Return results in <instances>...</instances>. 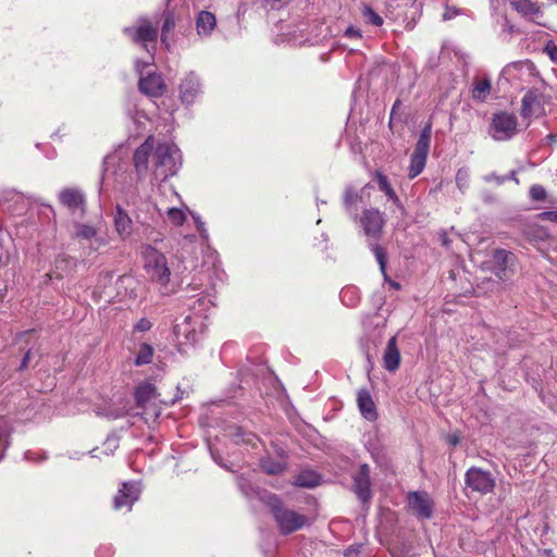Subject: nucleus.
Segmentation results:
<instances>
[{
  "label": "nucleus",
  "instance_id": "nucleus-1",
  "mask_svg": "<svg viewBox=\"0 0 557 557\" xmlns=\"http://www.w3.org/2000/svg\"><path fill=\"white\" fill-rule=\"evenodd\" d=\"M182 165V154L176 145L159 143L148 137L134 152V166L139 178L149 172L154 181L174 176Z\"/></svg>",
  "mask_w": 557,
  "mask_h": 557
},
{
  "label": "nucleus",
  "instance_id": "nucleus-2",
  "mask_svg": "<svg viewBox=\"0 0 557 557\" xmlns=\"http://www.w3.org/2000/svg\"><path fill=\"white\" fill-rule=\"evenodd\" d=\"M197 296V299L188 305L195 314L176 320L173 326L174 341L181 352H185L188 347H193L199 341L203 329L201 317L214 306V296L210 293L201 292Z\"/></svg>",
  "mask_w": 557,
  "mask_h": 557
},
{
  "label": "nucleus",
  "instance_id": "nucleus-3",
  "mask_svg": "<svg viewBox=\"0 0 557 557\" xmlns=\"http://www.w3.org/2000/svg\"><path fill=\"white\" fill-rule=\"evenodd\" d=\"M360 224L364 235L368 237L369 247L375 256L380 270L384 275V278L387 280L385 250L376 243H372L376 242L381 237L382 228L385 224L383 213L377 209L364 210L360 218Z\"/></svg>",
  "mask_w": 557,
  "mask_h": 557
},
{
  "label": "nucleus",
  "instance_id": "nucleus-4",
  "mask_svg": "<svg viewBox=\"0 0 557 557\" xmlns=\"http://www.w3.org/2000/svg\"><path fill=\"white\" fill-rule=\"evenodd\" d=\"M123 32L134 44L141 46L148 52V60L153 61L159 34L158 21L140 17L134 25L125 27Z\"/></svg>",
  "mask_w": 557,
  "mask_h": 557
},
{
  "label": "nucleus",
  "instance_id": "nucleus-5",
  "mask_svg": "<svg viewBox=\"0 0 557 557\" xmlns=\"http://www.w3.org/2000/svg\"><path fill=\"white\" fill-rule=\"evenodd\" d=\"M267 503L271 508L272 515L282 534H290L307 524L308 518L305 515L283 506L276 495H269Z\"/></svg>",
  "mask_w": 557,
  "mask_h": 557
},
{
  "label": "nucleus",
  "instance_id": "nucleus-6",
  "mask_svg": "<svg viewBox=\"0 0 557 557\" xmlns=\"http://www.w3.org/2000/svg\"><path fill=\"white\" fill-rule=\"evenodd\" d=\"M144 268L152 281L166 286L171 278V270L164 253L149 244L141 246Z\"/></svg>",
  "mask_w": 557,
  "mask_h": 557
},
{
  "label": "nucleus",
  "instance_id": "nucleus-7",
  "mask_svg": "<svg viewBox=\"0 0 557 557\" xmlns=\"http://www.w3.org/2000/svg\"><path fill=\"white\" fill-rule=\"evenodd\" d=\"M432 126L426 124L418 138L413 153L410 158V164L408 168V177L410 180L417 177L425 168L426 158L430 150Z\"/></svg>",
  "mask_w": 557,
  "mask_h": 557
},
{
  "label": "nucleus",
  "instance_id": "nucleus-8",
  "mask_svg": "<svg viewBox=\"0 0 557 557\" xmlns=\"http://www.w3.org/2000/svg\"><path fill=\"white\" fill-rule=\"evenodd\" d=\"M151 62L150 60H136L135 69L140 76L138 87L144 95L150 98H159L166 88L163 77L156 72L147 73V75L143 73L144 67L148 66Z\"/></svg>",
  "mask_w": 557,
  "mask_h": 557
},
{
  "label": "nucleus",
  "instance_id": "nucleus-9",
  "mask_svg": "<svg viewBox=\"0 0 557 557\" xmlns=\"http://www.w3.org/2000/svg\"><path fill=\"white\" fill-rule=\"evenodd\" d=\"M135 399L145 416L154 420L159 418L161 409L158 404L161 400L153 384L148 382L139 384L135 389Z\"/></svg>",
  "mask_w": 557,
  "mask_h": 557
},
{
  "label": "nucleus",
  "instance_id": "nucleus-10",
  "mask_svg": "<svg viewBox=\"0 0 557 557\" xmlns=\"http://www.w3.org/2000/svg\"><path fill=\"white\" fill-rule=\"evenodd\" d=\"M71 235L79 243H86L89 249L97 251L107 244L106 239L99 235L98 228L88 223H82L77 219L69 222Z\"/></svg>",
  "mask_w": 557,
  "mask_h": 557
},
{
  "label": "nucleus",
  "instance_id": "nucleus-11",
  "mask_svg": "<svg viewBox=\"0 0 557 557\" xmlns=\"http://www.w3.org/2000/svg\"><path fill=\"white\" fill-rule=\"evenodd\" d=\"M517 125L516 115L507 112H498L493 115L488 133L495 140H508L516 135Z\"/></svg>",
  "mask_w": 557,
  "mask_h": 557
},
{
  "label": "nucleus",
  "instance_id": "nucleus-12",
  "mask_svg": "<svg viewBox=\"0 0 557 557\" xmlns=\"http://www.w3.org/2000/svg\"><path fill=\"white\" fill-rule=\"evenodd\" d=\"M467 487L482 495L491 493L495 487V478L493 474L478 467H471L465 474Z\"/></svg>",
  "mask_w": 557,
  "mask_h": 557
},
{
  "label": "nucleus",
  "instance_id": "nucleus-13",
  "mask_svg": "<svg viewBox=\"0 0 557 557\" xmlns=\"http://www.w3.org/2000/svg\"><path fill=\"white\" fill-rule=\"evenodd\" d=\"M60 203L67 209L72 219L82 218L86 212V197L78 188H63L58 195Z\"/></svg>",
  "mask_w": 557,
  "mask_h": 557
},
{
  "label": "nucleus",
  "instance_id": "nucleus-14",
  "mask_svg": "<svg viewBox=\"0 0 557 557\" xmlns=\"http://www.w3.org/2000/svg\"><path fill=\"white\" fill-rule=\"evenodd\" d=\"M141 493L140 483L135 481L124 482L113 499L115 510L131 511Z\"/></svg>",
  "mask_w": 557,
  "mask_h": 557
},
{
  "label": "nucleus",
  "instance_id": "nucleus-15",
  "mask_svg": "<svg viewBox=\"0 0 557 557\" xmlns=\"http://www.w3.org/2000/svg\"><path fill=\"white\" fill-rule=\"evenodd\" d=\"M180 99L186 104H193L202 94V84L195 72L187 73L178 86Z\"/></svg>",
  "mask_w": 557,
  "mask_h": 557
},
{
  "label": "nucleus",
  "instance_id": "nucleus-16",
  "mask_svg": "<svg viewBox=\"0 0 557 557\" xmlns=\"http://www.w3.org/2000/svg\"><path fill=\"white\" fill-rule=\"evenodd\" d=\"M16 343L23 344L21 350H25L18 367L20 370H25L29 366L34 355L38 352L39 338L35 330H27L17 334Z\"/></svg>",
  "mask_w": 557,
  "mask_h": 557
},
{
  "label": "nucleus",
  "instance_id": "nucleus-17",
  "mask_svg": "<svg viewBox=\"0 0 557 557\" xmlns=\"http://www.w3.org/2000/svg\"><path fill=\"white\" fill-rule=\"evenodd\" d=\"M408 505L418 518L430 519L434 503L426 492H411L408 494Z\"/></svg>",
  "mask_w": 557,
  "mask_h": 557
},
{
  "label": "nucleus",
  "instance_id": "nucleus-18",
  "mask_svg": "<svg viewBox=\"0 0 557 557\" xmlns=\"http://www.w3.org/2000/svg\"><path fill=\"white\" fill-rule=\"evenodd\" d=\"M544 113V108L541 100V95L536 91H528L521 100V116L528 120L527 126L534 117H539Z\"/></svg>",
  "mask_w": 557,
  "mask_h": 557
},
{
  "label": "nucleus",
  "instance_id": "nucleus-19",
  "mask_svg": "<svg viewBox=\"0 0 557 557\" xmlns=\"http://www.w3.org/2000/svg\"><path fill=\"white\" fill-rule=\"evenodd\" d=\"M354 490L361 502L371 498L370 468L367 463L361 465L359 471L354 475Z\"/></svg>",
  "mask_w": 557,
  "mask_h": 557
},
{
  "label": "nucleus",
  "instance_id": "nucleus-20",
  "mask_svg": "<svg viewBox=\"0 0 557 557\" xmlns=\"http://www.w3.org/2000/svg\"><path fill=\"white\" fill-rule=\"evenodd\" d=\"M115 232L122 240H126L133 233V220L128 213L117 205L113 213Z\"/></svg>",
  "mask_w": 557,
  "mask_h": 557
},
{
  "label": "nucleus",
  "instance_id": "nucleus-21",
  "mask_svg": "<svg viewBox=\"0 0 557 557\" xmlns=\"http://www.w3.org/2000/svg\"><path fill=\"white\" fill-rule=\"evenodd\" d=\"M382 359H383V367L385 368V370H387L388 372H395L398 370L400 360H401V356H400V350L398 348L396 335L392 336L388 339L386 347L384 349Z\"/></svg>",
  "mask_w": 557,
  "mask_h": 557
},
{
  "label": "nucleus",
  "instance_id": "nucleus-22",
  "mask_svg": "<svg viewBox=\"0 0 557 557\" xmlns=\"http://www.w3.org/2000/svg\"><path fill=\"white\" fill-rule=\"evenodd\" d=\"M515 260V256L512 252L507 251L505 249H496L493 253V261L495 263V274L496 276L505 281L507 278V272H512V263Z\"/></svg>",
  "mask_w": 557,
  "mask_h": 557
},
{
  "label": "nucleus",
  "instance_id": "nucleus-23",
  "mask_svg": "<svg viewBox=\"0 0 557 557\" xmlns=\"http://www.w3.org/2000/svg\"><path fill=\"white\" fill-rule=\"evenodd\" d=\"M357 404L364 419L368 421H375L377 419L376 406L369 391L361 389L358 392Z\"/></svg>",
  "mask_w": 557,
  "mask_h": 557
},
{
  "label": "nucleus",
  "instance_id": "nucleus-24",
  "mask_svg": "<svg viewBox=\"0 0 557 557\" xmlns=\"http://www.w3.org/2000/svg\"><path fill=\"white\" fill-rule=\"evenodd\" d=\"M260 467L262 471L265 472L267 474H281L285 471L287 467V456L284 453H281L276 458L265 456L261 458Z\"/></svg>",
  "mask_w": 557,
  "mask_h": 557
},
{
  "label": "nucleus",
  "instance_id": "nucleus-25",
  "mask_svg": "<svg viewBox=\"0 0 557 557\" xmlns=\"http://www.w3.org/2000/svg\"><path fill=\"white\" fill-rule=\"evenodd\" d=\"M215 25L216 20L212 13L208 11L199 12L196 20V28L198 35H209L214 29Z\"/></svg>",
  "mask_w": 557,
  "mask_h": 557
},
{
  "label": "nucleus",
  "instance_id": "nucleus-26",
  "mask_svg": "<svg viewBox=\"0 0 557 557\" xmlns=\"http://www.w3.org/2000/svg\"><path fill=\"white\" fill-rule=\"evenodd\" d=\"M376 183H377L379 189L382 193H384L385 196L391 201H393V203L396 207L403 209V205H401L399 197L396 195L395 190L393 189L392 185L388 182V178L384 174H382V173L376 174Z\"/></svg>",
  "mask_w": 557,
  "mask_h": 557
},
{
  "label": "nucleus",
  "instance_id": "nucleus-27",
  "mask_svg": "<svg viewBox=\"0 0 557 557\" xmlns=\"http://www.w3.org/2000/svg\"><path fill=\"white\" fill-rule=\"evenodd\" d=\"M510 3L523 16L533 18L540 14V7L531 0H512Z\"/></svg>",
  "mask_w": 557,
  "mask_h": 557
},
{
  "label": "nucleus",
  "instance_id": "nucleus-28",
  "mask_svg": "<svg viewBox=\"0 0 557 557\" xmlns=\"http://www.w3.org/2000/svg\"><path fill=\"white\" fill-rule=\"evenodd\" d=\"M321 476L313 470H304L295 479V484L300 487L312 488L320 484Z\"/></svg>",
  "mask_w": 557,
  "mask_h": 557
},
{
  "label": "nucleus",
  "instance_id": "nucleus-29",
  "mask_svg": "<svg viewBox=\"0 0 557 557\" xmlns=\"http://www.w3.org/2000/svg\"><path fill=\"white\" fill-rule=\"evenodd\" d=\"M491 92L490 78L475 79L473 82L472 98L478 101H485Z\"/></svg>",
  "mask_w": 557,
  "mask_h": 557
},
{
  "label": "nucleus",
  "instance_id": "nucleus-30",
  "mask_svg": "<svg viewBox=\"0 0 557 557\" xmlns=\"http://www.w3.org/2000/svg\"><path fill=\"white\" fill-rule=\"evenodd\" d=\"M358 194L351 189V188H347L345 190V195H344V206H345V209L347 211V213L350 215L351 219L356 220L357 218V207H356V202L358 201Z\"/></svg>",
  "mask_w": 557,
  "mask_h": 557
},
{
  "label": "nucleus",
  "instance_id": "nucleus-31",
  "mask_svg": "<svg viewBox=\"0 0 557 557\" xmlns=\"http://www.w3.org/2000/svg\"><path fill=\"white\" fill-rule=\"evenodd\" d=\"M339 296L342 302L347 307H356L360 299L359 290L355 286L344 287Z\"/></svg>",
  "mask_w": 557,
  "mask_h": 557
},
{
  "label": "nucleus",
  "instance_id": "nucleus-32",
  "mask_svg": "<svg viewBox=\"0 0 557 557\" xmlns=\"http://www.w3.org/2000/svg\"><path fill=\"white\" fill-rule=\"evenodd\" d=\"M119 401L120 407L102 409L101 414L112 420L126 416L128 413L127 401L123 398H119Z\"/></svg>",
  "mask_w": 557,
  "mask_h": 557
},
{
  "label": "nucleus",
  "instance_id": "nucleus-33",
  "mask_svg": "<svg viewBox=\"0 0 557 557\" xmlns=\"http://www.w3.org/2000/svg\"><path fill=\"white\" fill-rule=\"evenodd\" d=\"M152 357H153V348H152V346L147 344V343H143L139 346V350H138V354L136 356L135 363L137 366L148 364V363H150L152 361Z\"/></svg>",
  "mask_w": 557,
  "mask_h": 557
},
{
  "label": "nucleus",
  "instance_id": "nucleus-34",
  "mask_svg": "<svg viewBox=\"0 0 557 557\" xmlns=\"http://www.w3.org/2000/svg\"><path fill=\"white\" fill-rule=\"evenodd\" d=\"M237 484H238V487L242 491V493L247 498H252V497L258 496L260 494L258 487H256L251 483V481L248 478L244 476V475L238 476Z\"/></svg>",
  "mask_w": 557,
  "mask_h": 557
},
{
  "label": "nucleus",
  "instance_id": "nucleus-35",
  "mask_svg": "<svg viewBox=\"0 0 557 557\" xmlns=\"http://www.w3.org/2000/svg\"><path fill=\"white\" fill-rule=\"evenodd\" d=\"M456 185L461 194H465L470 186V171L468 168H460L456 172Z\"/></svg>",
  "mask_w": 557,
  "mask_h": 557
},
{
  "label": "nucleus",
  "instance_id": "nucleus-36",
  "mask_svg": "<svg viewBox=\"0 0 557 557\" xmlns=\"http://www.w3.org/2000/svg\"><path fill=\"white\" fill-rule=\"evenodd\" d=\"M175 27V21L172 13H166L164 16L162 29H161V40L165 46H169L168 35Z\"/></svg>",
  "mask_w": 557,
  "mask_h": 557
},
{
  "label": "nucleus",
  "instance_id": "nucleus-37",
  "mask_svg": "<svg viewBox=\"0 0 557 557\" xmlns=\"http://www.w3.org/2000/svg\"><path fill=\"white\" fill-rule=\"evenodd\" d=\"M166 215L169 221L176 226L182 225L186 220V214L184 210L178 208H169L166 210Z\"/></svg>",
  "mask_w": 557,
  "mask_h": 557
},
{
  "label": "nucleus",
  "instance_id": "nucleus-38",
  "mask_svg": "<svg viewBox=\"0 0 557 557\" xmlns=\"http://www.w3.org/2000/svg\"><path fill=\"white\" fill-rule=\"evenodd\" d=\"M362 16L364 21L368 24L374 25V26H382L383 25V18L381 15H379L372 8L366 7L362 11Z\"/></svg>",
  "mask_w": 557,
  "mask_h": 557
},
{
  "label": "nucleus",
  "instance_id": "nucleus-39",
  "mask_svg": "<svg viewBox=\"0 0 557 557\" xmlns=\"http://www.w3.org/2000/svg\"><path fill=\"white\" fill-rule=\"evenodd\" d=\"M529 195L532 200L543 201L546 199L547 193L542 185L535 184L530 187Z\"/></svg>",
  "mask_w": 557,
  "mask_h": 557
},
{
  "label": "nucleus",
  "instance_id": "nucleus-40",
  "mask_svg": "<svg viewBox=\"0 0 557 557\" xmlns=\"http://www.w3.org/2000/svg\"><path fill=\"white\" fill-rule=\"evenodd\" d=\"M191 216L195 221V224H196L197 231L200 234V237L202 238L203 242H208L209 234H208V230L206 228L205 223L201 221V219L198 214L193 213Z\"/></svg>",
  "mask_w": 557,
  "mask_h": 557
},
{
  "label": "nucleus",
  "instance_id": "nucleus-41",
  "mask_svg": "<svg viewBox=\"0 0 557 557\" xmlns=\"http://www.w3.org/2000/svg\"><path fill=\"white\" fill-rule=\"evenodd\" d=\"M289 0H262V7L270 10H281Z\"/></svg>",
  "mask_w": 557,
  "mask_h": 557
},
{
  "label": "nucleus",
  "instance_id": "nucleus-42",
  "mask_svg": "<svg viewBox=\"0 0 557 557\" xmlns=\"http://www.w3.org/2000/svg\"><path fill=\"white\" fill-rule=\"evenodd\" d=\"M9 447V434L4 428L0 426V460L4 457V453Z\"/></svg>",
  "mask_w": 557,
  "mask_h": 557
},
{
  "label": "nucleus",
  "instance_id": "nucleus-43",
  "mask_svg": "<svg viewBox=\"0 0 557 557\" xmlns=\"http://www.w3.org/2000/svg\"><path fill=\"white\" fill-rule=\"evenodd\" d=\"M544 52L548 55L553 63L557 64V45L554 41H548L544 47Z\"/></svg>",
  "mask_w": 557,
  "mask_h": 557
},
{
  "label": "nucleus",
  "instance_id": "nucleus-44",
  "mask_svg": "<svg viewBox=\"0 0 557 557\" xmlns=\"http://www.w3.org/2000/svg\"><path fill=\"white\" fill-rule=\"evenodd\" d=\"M113 547L110 544L100 545L96 550L97 557H112L113 556Z\"/></svg>",
  "mask_w": 557,
  "mask_h": 557
},
{
  "label": "nucleus",
  "instance_id": "nucleus-45",
  "mask_svg": "<svg viewBox=\"0 0 557 557\" xmlns=\"http://www.w3.org/2000/svg\"><path fill=\"white\" fill-rule=\"evenodd\" d=\"M152 323L147 318H141L137 321L134 329L138 332H147L151 329Z\"/></svg>",
  "mask_w": 557,
  "mask_h": 557
},
{
  "label": "nucleus",
  "instance_id": "nucleus-46",
  "mask_svg": "<svg viewBox=\"0 0 557 557\" xmlns=\"http://www.w3.org/2000/svg\"><path fill=\"white\" fill-rule=\"evenodd\" d=\"M539 219L542 221H550L557 223V211L549 210L543 211L539 214Z\"/></svg>",
  "mask_w": 557,
  "mask_h": 557
},
{
  "label": "nucleus",
  "instance_id": "nucleus-47",
  "mask_svg": "<svg viewBox=\"0 0 557 557\" xmlns=\"http://www.w3.org/2000/svg\"><path fill=\"white\" fill-rule=\"evenodd\" d=\"M104 446L107 447V455L112 454L117 447H119V441L115 436H109L104 443Z\"/></svg>",
  "mask_w": 557,
  "mask_h": 557
},
{
  "label": "nucleus",
  "instance_id": "nucleus-48",
  "mask_svg": "<svg viewBox=\"0 0 557 557\" xmlns=\"http://www.w3.org/2000/svg\"><path fill=\"white\" fill-rule=\"evenodd\" d=\"M484 181L487 182V183L494 182L497 185H502V184H504L507 181V177L499 176L496 173H490V174L484 176Z\"/></svg>",
  "mask_w": 557,
  "mask_h": 557
},
{
  "label": "nucleus",
  "instance_id": "nucleus-49",
  "mask_svg": "<svg viewBox=\"0 0 557 557\" xmlns=\"http://www.w3.org/2000/svg\"><path fill=\"white\" fill-rule=\"evenodd\" d=\"M24 458L28 461H40V460H45L46 456L40 455L39 453H36V451L28 450L25 453Z\"/></svg>",
  "mask_w": 557,
  "mask_h": 557
},
{
  "label": "nucleus",
  "instance_id": "nucleus-50",
  "mask_svg": "<svg viewBox=\"0 0 557 557\" xmlns=\"http://www.w3.org/2000/svg\"><path fill=\"white\" fill-rule=\"evenodd\" d=\"M403 108V103L399 99H397L394 104H393V108H392V111H391V121H393L394 119H396L397 115H400V110Z\"/></svg>",
  "mask_w": 557,
  "mask_h": 557
},
{
  "label": "nucleus",
  "instance_id": "nucleus-51",
  "mask_svg": "<svg viewBox=\"0 0 557 557\" xmlns=\"http://www.w3.org/2000/svg\"><path fill=\"white\" fill-rule=\"evenodd\" d=\"M345 36L348 37V38H360L361 37V33L358 28H355V27H348L346 30H345Z\"/></svg>",
  "mask_w": 557,
  "mask_h": 557
},
{
  "label": "nucleus",
  "instance_id": "nucleus-52",
  "mask_svg": "<svg viewBox=\"0 0 557 557\" xmlns=\"http://www.w3.org/2000/svg\"><path fill=\"white\" fill-rule=\"evenodd\" d=\"M115 159H116V157H115V156H108V157L104 159V161H103V166H104L103 172H104V173H108V172H109V166L115 162Z\"/></svg>",
  "mask_w": 557,
  "mask_h": 557
},
{
  "label": "nucleus",
  "instance_id": "nucleus-53",
  "mask_svg": "<svg viewBox=\"0 0 557 557\" xmlns=\"http://www.w3.org/2000/svg\"><path fill=\"white\" fill-rule=\"evenodd\" d=\"M449 443L456 446L459 443V437L457 435L449 436Z\"/></svg>",
  "mask_w": 557,
  "mask_h": 557
},
{
  "label": "nucleus",
  "instance_id": "nucleus-54",
  "mask_svg": "<svg viewBox=\"0 0 557 557\" xmlns=\"http://www.w3.org/2000/svg\"><path fill=\"white\" fill-rule=\"evenodd\" d=\"M147 238H148V239H151V240H153V242H160V240H162V236H161V234H160V233H157L156 237H151V236L147 235Z\"/></svg>",
  "mask_w": 557,
  "mask_h": 557
},
{
  "label": "nucleus",
  "instance_id": "nucleus-55",
  "mask_svg": "<svg viewBox=\"0 0 557 557\" xmlns=\"http://www.w3.org/2000/svg\"><path fill=\"white\" fill-rule=\"evenodd\" d=\"M506 177H507V181H508V180H513L516 183H518V182H519V181H518V178H517V176H516V172H513V171H512V172H510V174H509V175H507Z\"/></svg>",
  "mask_w": 557,
  "mask_h": 557
},
{
  "label": "nucleus",
  "instance_id": "nucleus-56",
  "mask_svg": "<svg viewBox=\"0 0 557 557\" xmlns=\"http://www.w3.org/2000/svg\"><path fill=\"white\" fill-rule=\"evenodd\" d=\"M546 138H547V140H549L552 143L557 141V135L549 134Z\"/></svg>",
  "mask_w": 557,
  "mask_h": 557
},
{
  "label": "nucleus",
  "instance_id": "nucleus-57",
  "mask_svg": "<svg viewBox=\"0 0 557 557\" xmlns=\"http://www.w3.org/2000/svg\"><path fill=\"white\" fill-rule=\"evenodd\" d=\"M442 243L446 247H448V245H449V240H448V238H447V236L445 234L442 237Z\"/></svg>",
  "mask_w": 557,
  "mask_h": 557
},
{
  "label": "nucleus",
  "instance_id": "nucleus-58",
  "mask_svg": "<svg viewBox=\"0 0 557 557\" xmlns=\"http://www.w3.org/2000/svg\"><path fill=\"white\" fill-rule=\"evenodd\" d=\"M198 285H199V284H198L197 282H194V283H191V284L189 285V288H190V289H193V290H196V289H198V287H197Z\"/></svg>",
  "mask_w": 557,
  "mask_h": 557
},
{
  "label": "nucleus",
  "instance_id": "nucleus-59",
  "mask_svg": "<svg viewBox=\"0 0 557 557\" xmlns=\"http://www.w3.org/2000/svg\"><path fill=\"white\" fill-rule=\"evenodd\" d=\"M137 219H139V215L137 216ZM138 221H139L143 225H147V226H149V223H148V222H146V221H140V220H138Z\"/></svg>",
  "mask_w": 557,
  "mask_h": 557
},
{
  "label": "nucleus",
  "instance_id": "nucleus-60",
  "mask_svg": "<svg viewBox=\"0 0 557 557\" xmlns=\"http://www.w3.org/2000/svg\"><path fill=\"white\" fill-rule=\"evenodd\" d=\"M345 556H346V557H351V556H352V553H351L350 550H347V552L345 553Z\"/></svg>",
  "mask_w": 557,
  "mask_h": 557
},
{
  "label": "nucleus",
  "instance_id": "nucleus-61",
  "mask_svg": "<svg viewBox=\"0 0 557 557\" xmlns=\"http://www.w3.org/2000/svg\"><path fill=\"white\" fill-rule=\"evenodd\" d=\"M393 287L398 288V284L395 282H392Z\"/></svg>",
  "mask_w": 557,
  "mask_h": 557
},
{
  "label": "nucleus",
  "instance_id": "nucleus-62",
  "mask_svg": "<svg viewBox=\"0 0 557 557\" xmlns=\"http://www.w3.org/2000/svg\"><path fill=\"white\" fill-rule=\"evenodd\" d=\"M152 209H153V210H157V212H160V209H157V207H156V206H152Z\"/></svg>",
  "mask_w": 557,
  "mask_h": 557
},
{
  "label": "nucleus",
  "instance_id": "nucleus-63",
  "mask_svg": "<svg viewBox=\"0 0 557 557\" xmlns=\"http://www.w3.org/2000/svg\"><path fill=\"white\" fill-rule=\"evenodd\" d=\"M152 209H153V210H157V212H160V209H157V207H156V206H152Z\"/></svg>",
  "mask_w": 557,
  "mask_h": 557
},
{
  "label": "nucleus",
  "instance_id": "nucleus-64",
  "mask_svg": "<svg viewBox=\"0 0 557 557\" xmlns=\"http://www.w3.org/2000/svg\"><path fill=\"white\" fill-rule=\"evenodd\" d=\"M152 209H153V210H157V212H160V209H157V207H156V206H152Z\"/></svg>",
  "mask_w": 557,
  "mask_h": 557
}]
</instances>
